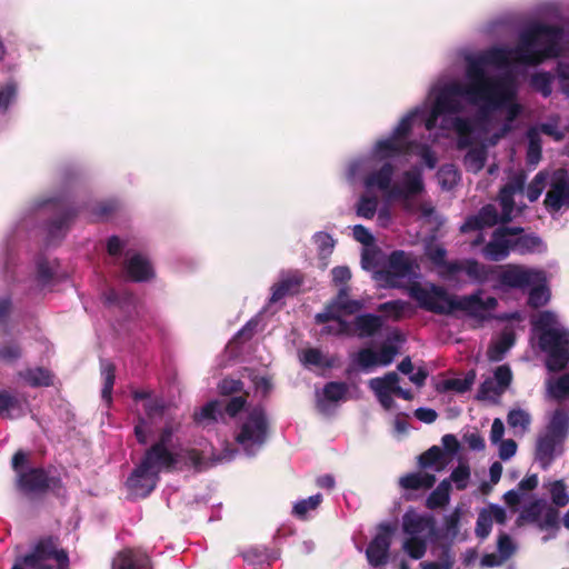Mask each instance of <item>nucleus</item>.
<instances>
[{"label": "nucleus", "mask_w": 569, "mask_h": 569, "mask_svg": "<svg viewBox=\"0 0 569 569\" xmlns=\"http://www.w3.org/2000/svg\"><path fill=\"white\" fill-rule=\"evenodd\" d=\"M159 480L158 472L140 461L127 478L126 487L132 496L144 499L156 489Z\"/></svg>", "instance_id": "12"}, {"label": "nucleus", "mask_w": 569, "mask_h": 569, "mask_svg": "<svg viewBox=\"0 0 569 569\" xmlns=\"http://www.w3.org/2000/svg\"><path fill=\"white\" fill-rule=\"evenodd\" d=\"M218 389L220 395L231 396L242 391L243 382L239 379L224 378L219 383Z\"/></svg>", "instance_id": "62"}, {"label": "nucleus", "mask_w": 569, "mask_h": 569, "mask_svg": "<svg viewBox=\"0 0 569 569\" xmlns=\"http://www.w3.org/2000/svg\"><path fill=\"white\" fill-rule=\"evenodd\" d=\"M497 548H498L500 557H503L505 561L507 559H509L516 550V547L512 543L510 536L505 532H501L499 535L498 541H497Z\"/></svg>", "instance_id": "64"}, {"label": "nucleus", "mask_w": 569, "mask_h": 569, "mask_svg": "<svg viewBox=\"0 0 569 569\" xmlns=\"http://www.w3.org/2000/svg\"><path fill=\"white\" fill-rule=\"evenodd\" d=\"M430 96L433 101L430 107H436L442 114H456L463 110L461 98L466 97L471 103L485 101L488 104V97L477 83L469 80L468 84L459 81L446 82L436 86Z\"/></svg>", "instance_id": "6"}, {"label": "nucleus", "mask_w": 569, "mask_h": 569, "mask_svg": "<svg viewBox=\"0 0 569 569\" xmlns=\"http://www.w3.org/2000/svg\"><path fill=\"white\" fill-rule=\"evenodd\" d=\"M391 546V521L377 526L376 533L366 549L368 563L373 568L386 566L389 561Z\"/></svg>", "instance_id": "11"}, {"label": "nucleus", "mask_w": 569, "mask_h": 569, "mask_svg": "<svg viewBox=\"0 0 569 569\" xmlns=\"http://www.w3.org/2000/svg\"><path fill=\"white\" fill-rule=\"evenodd\" d=\"M511 251V239L498 233V229L492 232L490 241L482 248L483 257L495 262L507 259Z\"/></svg>", "instance_id": "24"}, {"label": "nucleus", "mask_w": 569, "mask_h": 569, "mask_svg": "<svg viewBox=\"0 0 569 569\" xmlns=\"http://www.w3.org/2000/svg\"><path fill=\"white\" fill-rule=\"evenodd\" d=\"M70 569L69 555L58 548V541L52 536L37 541L31 551L17 557L11 569Z\"/></svg>", "instance_id": "7"}, {"label": "nucleus", "mask_w": 569, "mask_h": 569, "mask_svg": "<svg viewBox=\"0 0 569 569\" xmlns=\"http://www.w3.org/2000/svg\"><path fill=\"white\" fill-rule=\"evenodd\" d=\"M505 391L491 378H487L479 387L476 399L489 400L500 397Z\"/></svg>", "instance_id": "51"}, {"label": "nucleus", "mask_w": 569, "mask_h": 569, "mask_svg": "<svg viewBox=\"0 0 569 569\" xmlns=\"http://www.w3.org/2000/svg\"><path fill=\"white\" fill-rule=\"evenodd\" d=\"M543 204L549 212H558L563 206H569V174L566 169L553 171Z\"/></svg>", "instance_id": "13"}, {"label": "nucleus", "mask_w": 569, "mask_h": 569, "mask_svg": "<svg viewBox=\"0 0 569 569\" xmlns=\"http://www.w3.org/2000/svg\"><path fill=\"white\" fill-rule=\"evenodd\" d=\"M476 379V373L470 370L463 378H451L443 381V390L465 393L471 389Z\"/></svg>", "instance_id": "39"}, {"label": "nucleus", "mask_w": 569, "mask_h": 569, "mask_svg": "<svg viewBox=\"0 0 569 569\" xmlns=\"http://www.w3.org/2000/svg\"><path fill=\"white\" fill-rule=\"evenodd\" d=\"M553 315L543 311L539 315L533 326L541 333L539 347L548 353L546 367L551 372L563 370L569 363V332L551 328Z\"/></svg>", "instance_id": "4"}, {"label": "nucleus", "mask_w": 569, "mask_h": 569, "mask_svg": "<svg viewBox=\"0 0 569 569\" xmlns=\"http://www.w3.org/2000/svg\"><path fill=\"white\" fill-rule=\"evenodd\" d=\"M352 176L370 171L363 178L367 194L360 197L357 204V214L366 219H372L377 212L378 197L380 192L386 203L379 212L382 226L390 218L389 203L391 201V136L386 137L375 144L368 157L356 160L350 166Z\"/></svg>", "instance_id": "2"}, {"label": "nucleus", "mask_w": 569, "mask_h": 569, "mask_svg": "<svg viewBox=\"0 0 569 569\" xmlns=\"http://www.w3.org/2000/svg\"><path fill=\"white\" fill-rule=\"evenodd\" d=\"M412 263L402 250H393V279L409 273Z\"/></svg>", "instance_id": "53"}, {"label": "nucleus", "mask_w": 569, "mask_h": 569, "mask_svg": "<svg viewBox=\"0 0 569 569\" xmlns=\"http://www.w3.org/2000/svg\"><path fill=\"white\" fill-rule=\"evenodd\" d=\"M351 326V336L360 339L370 338L380 332L383 327V318L373 313H363L357 316Z\"/></svg>", "instance_id": "22"}, {"label": "nucleus", "mask_w": 569, "mask_h": 569, "mask_svg": "<svg viewBox=\"0 0 569 569\" xmlns=\"http://www.w3.org/2000/svg\"><path fill=\"white\" fill-rule=\"evenodd\" d=\"M268 436L269 420L267 412L263 407L257 406L249 411L234 440L248 455H254L256 449L266 443Z\"/></svg>", "instance_id": "8"}, {"label": "nucleus", "mask_w": 569, "mask_h": 569, "mask_svg": "<svg viewBox=\"0 0 569 569\" xmlns=\"http://www.w3.org/2000/svg\"><path fill=\"white\" fill-rule=\"evenodd\" d=\"M361 267L372 272V279L380 288H391V254L373 244L363 248L361 252Z\"/></svg>", "instance_id": "10"}, {"label": "nucleus", "mask_w": 569, "mask_h": 569, "mask_svg": "<svg viewBox=\"0 0 569 569\" xmlns=\"http://www.w3.org/2000/svg\"><path fill=\"white\" fill-rule=\"evenodd\" d=\"M552 76L547 71L536 72L530 78V86L545 98L552 93Z\"/></svg>", "instance_id": "42"}, {"label": "nucleus", "mask_w": 569, "mask_h": 569, "mask_svg": "<svg viewBox=\"0 0 569 569\" xmlns=\"http://www.w3.org/2000/svg\"><path fill=\"white\" fill-rule=\"evenodd\" d=\"M443 458V452L438 446H432L423 453H421L418 458V463L421 468H430L432 466L439 465L436 470L439 471L443 468L445 462L441 461Z\"/></svg>", "instance_id": "41"}, {"label": "nucleus", "mask_w": 569, "mask_h": 569, "mask_svg": "<svg viewBox=\"0 0 569 569\" xmlns=\"http://www.w3.org/2000/svg\"><path fill=\"white\" fill-rule=\"evenodd\" d=\"M112 569H152L150 557L139 550L127 548L119 551L112 559Z\"/></svg>", "instance_id": "20"}, {"label": "nucleus", "mask_w": 569, "mask_h": 569, "mask_svg": "<svg viewBox=\"0 0 569 569\" xmlns=\"http://www.w3.org/2000/svg\"><path fill=\"white\" fill-rule=\"evenodd\" d=\"M423 113L425 108H415L406 117H403L398 126L393 129V157L402 153V150L405 149L401 147L399 139L410 132L413 123L418 120V116H422Z\"/></svg>", "instance_id": "27"}, {"label": "nucleus", "mask_w": 569, "mask_h": 569, "mask_svg": "<svg viewBox=\"0 0 569 569\" xmlns=\"http://www.w3.org/2000/svg\"><path fill=\"white\" fill-rule=\"evenodd\" d=\"M507 422L511 428H520L522 431L527 430L531 419L530 415L522 409H512L507 416Z\"/></svg>", "instance_id": "54"}, {"label": "nucleus", "mask_w": 569, "mask_h": 569, "mask_svg": "<svg viewBox=\"0 0 569 569\" xmlns=\"http://www.w3.org/2000/svg\"><path fill=\"white\" fill-rule=\"evenodd\" d=\"M432 526V521L429 518H425L418 515L406 513L403 517V530L411 537H417L423 533Z\"/></svg>", "instance_id": "36"}, {"label": "nucleus", "mask_w": 569, "mask_h": 569, "mask_svg": "<svg viewBox=\"0 0 569 569\" xmlns=\"http://www.w3.org/2000/svg\"><path fill=\"white\" fill-rule=\"evenodd\" d=\"M428 259L440 269L442 278L453 279L457 273L465 272L469 280L477 284H485L492 279L498 266H489L469 258L463 260H447V250L441 246L430 248L427 252Z\"/></svg>", "instance_id": "5"}, {"label": "nucleus", "mask_w": 569, "mask_h": 569, "mask_svg": "<svg viewBox=\"0 0 569 569\" xmlns=\"http://www.w3.org/2000/svg\"><path fill=\"white\" fill-rule=\"evenodd\" d=\"M315 321L318 325H323L329 321L337 322V332L338 333H351L350 322L346 321L342 318V311L340 306L336 303L332 299L326 305L325 310L315 316Z\"/></svg>", "instance_id": "26"}, {"label": "nucleus", "mask_w": 569, "mask_h": 569, "mask_svg": "<svg viewBox=\"0 0 569 569\" xmlns=\"http://www.w3.org/2000/svg\"><path fill=\"white\" fill-rule=\"evenodd\" d=\"M56 216L48 222V236L52 240L63 237L71 221L77 217L78 210L66 198L53 201Z\"/></svg>", "instance_id": "17"}, {"label": "nucleus", "mask_w": 569, "mask_h": 569, "mask_svg": "<svg viewBox=\"0 0 569 569\" xmlns=\"http://www.w3.org/2000/svg\"><path fill=\"white\" fill-rule=\"evenodd\" d=\"M167 408L168 406L162 399H151L143 405L146 412L144 418L150 421L162 419L166 415Z\"/></svg>", "instance_id": "50"}, {"label": "nucleus", "mask_w": 569, "mask_h": 569, "mask_svg": "<svg viewBox=\"0 0 569 569\" xmlns=\"http://www.w3.org/2000/svg\"><path fill=\"white\" fill-rule=\"evenodd\" d=\"M348 385L346 382L330 381L323 387V397L331 402H338L346 398L348 393Z\"/></svg>", "instance_id": "46"}, {"label": "nucleus", "mask_w": 569, "mask_h": 569, "mask_svg": "<svg viewBox=\"0 0 569 569\" xmlns=\"http://www.w3.org/2000/svg\"><path fill=\"white\" fill-rule=\"evenodd\" d=\"M486 150L483 148H471L466 157V163L470 164L475 171H480L486 163Z\"/></svg>", "instance_id": "59"}, {"label": "nucleus", "mask_w": 569, "mask_h": 569, "mask_svg": "<svg viewBox=\"0 0 569 569\" xmlns=\"http://www.w3.org/2000/svg\"><path fill=\"white\" fill-rule=\"evenodd\" d=\"M305 282V276L299 270H290L281 276V279L271 287L270 303L280 301L286 296L299 293Z\"/></svg>", "instance_id": "18"}, {"label": "nucleus", "mask_w": 569, "mask_h": 569, "mask_svg": "<svg viewBox=\"0 0 569 569\" xmlns=\"http://www.w3.org/2000/svg\"><path fill=\"white\" fill-rule=\"evenodd\" d=\"M549 301V290L541 282H537L532 284V288L528 295V306L538 309L543 307Z\"/></svg>", "instance_id": "44"}, {"label": "nucleus", "mask_w": 569, "mask_h": 569, "mask_svg": "<svg viewBox=\"0 0 569 569\" xmlns=\"http://www.w3.org/2000/svg\"><path fill=\"white\" fill-rule=\"evenodd\" d=\"M17 411V416H22V401L8 390H0V417L12 419L14 418L13 412Z\"/></svg>", "instance_id": "35"}, {"label": "nucleus", "mask_w": 569, "mask_h": 569, "mask_svg": "<svg viewBox=\"0 0 569 569\" xmlns=\"http://www.w3.org/2000/svg\"><path fill=\"white\" fill-rule=\"evenodd\" d=\"M542 515V505L540 501L531 502L520 515V518L530 523L539 525Z\"/></svg>", "instance_id": "60"}, {"label": "nucleus", "mask_w": 569, "mask_h": 569, "mask_svg": "<svg viewBox=\"0 0 569 569\" xmlns=\"http://www.w3.org/2000/svg\"><path fill=\"white\" fill-rule=\"evenodd\" d=\"M499 223V213L497 208L491 204H485L477 214L470 216L461 227V231H477L483 228L493 227Z\"/></svg>", "instance_id": "23"}, {"label": "nucleus", "mask_w": 569, "mask_h": 569, "mask_svg": "<svg viewBox=\"0 0 569 569\" xmlns=\"http://www.w3.org/2000/svg\"><path fill=\"white\" fill-rule=\"evenodd\" d=\"M397 369L405 376L409 377V380L415 383L418 388L422 387L428 377V371L419 367L416 372H413L415 367L410 359V357H406L398 366Z\"/></svg>", "instance_id": "38"}, {"label": "nucleus", "mask_w": 569, "mask_h": 569, "mask_svg": "<svg viewBox=\"0 0 569 569\" xmlns=\"http://www.w3.org/2000/svg\"><path fill=\"white\" fill-rule=\"evenodd\" d=\"M562 442V440L555 436H550L547 432L538 437L535 450V459L539 462L542 469H548L555 460L556 456L561 453V449L558 451V448L561 447Z\"/></svg>", "instance_id": "21"}, {"label": "nucleus", "mask_w": 569, "mask_h": 569, "mask_svg": "<svg viewBox=\"0 0 569 569\" xmlns=\"http://www.w3.org/2000/svg\"><path fill=\"white\" fill-rule=\"evenodd\" d=\"M568 431L569 415L562 408H558L553 411L552 417L546 428V432L563 441L568 435Z\"/></svg>", "instance_id": "32"}, {"label": "nucleus", "mask_w": 569, "mask_h": 569, "mask_svg": "<svg viewBox=\"0 0 569 569\" xmlns=\"http://www.w3.org/2000/svg\"><path fill=\"white\" fill-rule=\"evenodd\" d=\"M562 29L546 23H533L519 36V44L515 50L493 47L476 58L468 59L467 78L479 86L488 97V107L497 109L515 98L510 77L491 78L486 73V66L503 67L516 53V61L527 66H538L546 59L559 56V40Z\"/></svg>", "instance_id": "1"}, {"label": "nucleus", "mask_w": 569, "mask_h": 569, "mask_svg": "<svg viewBox=\"0 0 569 569\" xmlns=\"http://www.w3.org/2000/svg\"><path fill=\"white\" fill-rule=\"evenodd\" d=\"M552 503L557 507H565L569 503V495L562 480H557L550 488Z\"/></svg>", "instance_id": "58"}, {"label": "nucleus", "mask_w": 569, "mask_h": 569, "mask_svg": "<svg viewBox=\"0 0 569 569\" xmlns=\"http://www.w3.org/2000/svg\"><path fill=\"white\" fill-rule=\"evenodd\" d=\"M516 342V336L512 331L502 332L498 340L492 341L487 350V358L491 362L501 361L506 353Z\"/></svg>", "instance_id": "28"}, {"label": "nucleus", "mask_w": 569, "mask_h": 569, "mask_svg": "<svg viewBox=\"0 0 569 569\" xmlns=\"http://www.w3.org/2000/svg\"><path fill=\"white\" fill-rule=\"evenodd\" d=\"M549 395L557 401H562L569 397V372L560 376L548 387Z\"/></svg>", "instance_id": "49"}, {"label": "nucleus", "mask_w": 569, "mask_h": 569, "mask_svg": "<svg viewBox=\"0 0 569 569\" xmlns=\"http://www.w3.org/2000/svg\"><path fill=\"white\" fill-rule=\"evenodd\" d=\"M492 529L491 515L487 509H482L477 518L475 533L480 539L489 537Z\"/></svg>", "instance_id": "55"}, {"label": "nucleus", "mask_w": 569, "mask_h": 569, "mask_svg": "<svg viewBox=\"0 0 569 569\" xmlns=\"http://www.w3.org/2000/svg\"><path fill=\"white\" fill-rule=\"evenodd\" d=\"M498 281L502 287L525 289L545 281V277L541 271L527 269L520 264H507L498 274Z\"/></svg>", "instance_id": "14"}, {"label": "nucleus", "mask_w": 569, "mask_h": 569, "mask_svg": "<svg viewBox=\"0 0 569 569\" xmlns=\"http://www.w3.org/2000/svg\"><path fill=\"white\" fill-rule=\"evenodd\" d=\"M470 478V468L466 463H459L450 475V482H455L458 490H465Z\"/></svg>", "instance_id": "56"}, {"label": "nucleus", "mask_w": 569, "mask_h": 569, "mask_svg": "<svg viewBox=\"0 0 569 569\" xmlns=\"http://www.w3.org/2000/svg\"><path fill=\"white\" fill-rule=\"evenodd\" d=\"M541 243V239L535 234H522L511 239L512 251H517L520 254L533 252Z\"/></svg>", "instance_id": "40"}, {"label": "nucleus", "mask_w": 569, "mask_h": 569, "mask_svg": "<svg viewBox=\"0 0 569 569\" xmlns=\"http://www.w3.org/2000/svg\"><path fill=\"white\" fill-rule=\"evenodd\" d=\"M18 93V84L14 80H9L0 86V111L7 112L10 104L16 100Z\"/></svg>", "instance_id": "48"}, {"label": "nucleus", "mask_w": 569, "mask_h": 569, "mask_svg": "<svg viewBox=\"0 0 569 569\" xmlns=\"http://www.w3.org/2000/svg\"><path fill=\"white\" fill-rule=\"evenodd\" d=\"M436 483V476L428 472H412L399 479V485L407 490H428Z\"/></svg>", "instance_id": "30"}, {"label": "nucleus", "mask_w": 569, "mask_h": 569, "mask_svg": "<svg viewBox=\"0 0 569 569\" xmlns=\"http://www.w3.org/2000/svg\"><path fill=\"white\" fill-rule=\"evenodd\" d=\"M402 153L418 154L429 169L436 168L437 157L432 149L426 143L410 141L406 144L405 149L402 150Z\"/></svg>", "instance_id": "37"}, {"label": "nucleus", "mask_w": 569, "mask_h": 569, "mask_svg": "<svg viewBox=\"0 0 569 569\" xmlns=\"http://www.w3.org/2000/svg\"><path fill=\"white\" fill-rule=\"evenodd\" d=\"M391 363V337H387L381 346L380 352L372 350L371 348H362L352 358V362L346 369V375L351 376L359 367L363 370H368L378 365Z\"/></svg>", "instance_id": "15"}, {"label": "nucleus", "mask_w": 569, "mask_h": 569, "mask_svg": "<svg viewBox=\"0 0 569 569\" xmlns=\"http://www.w3.org/2000/svg\"><path fill=\"white\" fill-rule=\"evenodd\" d=\"M423 191L421 170L413 168L403 172L399 183L393 182V200L410 199Z\"/></svg>", "instance_id": "19"}, {"label": "nucleus", "mask_w": 569, "mask_h": 569, "mask_svg": "<svg viewBox=\"0 0 569 569\" xmlns=\"http://www.w3.org/2000/svg\"><path fill=\"white\" fill-rule=\"evenodd\" d=\"M548 179L546 171H539L528 184L526 196L530 202H535L541 196Z\"/></svg>", "instance_id": "47"}, {"label": "nucleus", "mask_w": 569, "mask_h": 569, "mask_svg": "<svg viewBox=\"0 0 569 569\" xmlns=\"http://www.w3.org/2000/svg\"><path fill=\"white\" fill-rule=\"evenodd\" d=\"M408 295L417 301L418 306L436 315H452L455 311H463L469 316H478L487 308L497 305L495 298H488L485 302L478 293L457 298L450 295L443 287L430 283L429 287L413 281L408 287Z\"/></svg>", "instance_id": "3"}, {"label": "nucleus", "mask_w": 569, "mask_h": 569, "mask_svg": "<svg viewBox=\"0 0 569 569\" xmlns=\"http://www.w3.org/2000/svg\"><path fill=\"white\" fill-rule=\"evenodd\" d=\"M303 362L323 368H331L333 366V360L331 359L323 361V355L317 348H309L303 351Z\"/></svg>", "instance_id": "57"}, {"label": "nucleus", "mask_w": 569, "mask_h": 569, "mask_svg": "<svg viewBox=\"0 0 569 569\" xmlns=\"http://www.w3.org/2000/svg\"><path fill=\"white\" fill-rule=\"evenodd\" d=\"M22 356V350L19 343L9 342L0 346V360L12 362Z\"/></svg>", "instance_id": "61"}, {"label": "nucleus", "mask_w": 569, "mask_h": 569, "mask_svg": "<svg viewBox=\"0 0 569 569\" xmlns=\"http://www.w3.org/2000/svg\"><path fill=\"white\" fill-rule=\"evenodd\" d=\"M450 480L443 479L427 498L426 507L430 510H435L447 506L450 500Z\"/></svg>", "instance_id": "34"}, {"label": "nucleus", "mask_w": 569, "mask_h": 569, "mask_svg": "<svg viewBox=\"0 0 569 569\" xmlns=\"http://www.w3.org/2000/svg\"><path fill=\"white\" fill-rule=\"evenodd\" d=\"M369 387L375 391L379 402L386 409L391 408V372L385 373L381 378L369 380Z\"/></svg>", "instance_id": "31"}, {"label": "nucleus", "mask_w": 569, "mask_h": 569, "mask_svg": "<svg viewBox=\"0 0 569 569\" xmlns=\"http://www.w3.org/2000/svg\"><path fill=\"white\" fill-rule=\"evenodd\" d=\"M30 387H50L53 386V373L44 367L29 368L19 373Z\"/></svg>", "instance_id": "29"}, {"label": "nucleus", "mask_w": 569, "mask_h": 569, "mask_svg": "<svg viewBox=\"0 0 569 569\" xmlns=\"http://www.w3.org/2000/svg\"><path fill=\"white\" fill-rule=\"evenodd\" d=\"M101 373L103 376V388L101 390V397L103 400L110 403L112 400V390L116 380L114 365L111 362H107L106 365H103Z\"/></svg>", "instance_id": "43"}, {"label": "nucleus", "mask_w": 569, "mask_h": 569, "mask_svg": "<svg viewBox=\"0 0 569 569\" xmlns=\"http://www.w3.org/2000/svg\"><path fill=\"white\" fill-rule=\"evenodd\" d=\"M16 487L24 495H43L51 491L60 496L64 490L62 479L59 476H49L42 467L30 468L26 472H19L16 479Z\"/></svg>", "instance_id": "9"}, {"label": "nucleus", "mask_w": 569, "mask_h": 569, "mask_svg": "<svg viewBox=\"0 0 569 569\" xmlns=\"http://www.w3.org/2000/svg\"><path fill=\"white\" fill-rule=\"evenodd\" d=\"M405 551L412 559H421L427 551V542L419 537H410L403 543Z\"/></svg>", "instance_id": "52"}, {"label": "nucleus", "mask_w": 569, "mask_h": 569, "mask_svg": "<svg viewBox=\"0 0 569 569\" xmlns=\"http://www.w3.org/2000/svg\"><path fill=\"white\" fill-rule=\"evenodd\" d=\"M493 376L496 383L502 388L503 391H506L512 381V372L510 367L508 365H501L497 367Z\"/></svg>", "instance_id": "63"}, {"label": "nucleus", "mask_w": 569, "mask_h": 569, "mask_svg": "<svg viewBox=\"0 0 569 569\" xmlns=\"http://www.w3.org/2000/svg\"><path fill=\"white\" fill-rule=\"evenodd\" d=\"M219 416H221L220 403L218 400H211L199 410H196L192 418L196 425L207 426L216 423Z\"/></svg>", "instance_id": "33"}, {"label": "nucleus", "mask_w": 569, "mask_h": 569, "mask_svg": "<svg viewBox=\"0 0 569 569\" xmlns=\"http://www.w3.org/2000/svg\"><path fill=\"white\" fill-rule=\"evenodd\" d=\"M322 501V496L320 493L310 496L307 499H302L298 501L293 506V515L299 519H306L307 515L310 510L317 509Z\"/></svg>", "instance_id": "45"}, {"label": "nucleus", "mask_w": 569, "mask_h": 569, "mask_svg": "<svg viewBox=\"0 0 569 569\" xmlns=\"http://www.w3.org/2000/svg\"><path fill=\"white\" fill-rule=\"evenodd\" d=\"M128 277L134 282H146L154 277L150 261L140 253L131 256L124 264Z\"/></svg>", "instance_id": "25"}, {"label": "nucleus", "mask_w": 569, "mask_h": 569, "mask_svg": "<svg viewBox=\"0 0 569 569\" xmlns=\"http://www.w3.org/2000/svg\"><path fill=\"white\" fill-rule=\"evenodd\" d=\"M141 462L143 466L150 467L152 471H173L178 465V453L171 451L169 447L152 443L142 455Z\"/></svg>", "instance_id": "16"}]
</instances>
